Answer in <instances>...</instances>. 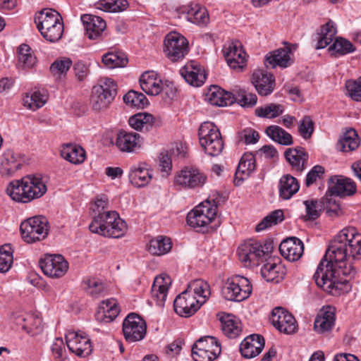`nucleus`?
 <instances>
[{
    "instance_id": "f257e3e1",
    "label": "nucleus",
    "mask_w": 361,
    "mask_h": 361,
    "mask_svg": "<svg viewBox=\"0 0 361 361\" xmlns=\"http://www.w3.org/2000/svg\"><path fill=\"white\" fill-rule=\"evenodd\" d=\"M350 257L361 259V233L355 227L343 228L331 242L313 275L317 285L332 293L334 289L347 283L348 279L343 277L351 278L355 274L353 266L348 262Z\"/></svg>"
},
{
    "instance_id": "f03ea898",
    "label": "nucleus",
    "mask_w": 361,
    "mask_h": 361,
    "mask_svg": "<svg viewBox=\"0 0 361 361\" xmlns=\"http://www.w3.org/2000/svg\"><path fill=\"white\" fill-rule=\"evenodd\" d=\"M89 228L91 232L102 236L118 238L126 234L128 226L116 212L104 211L94 216Z\"/></svg>"
},
{
    "instance_id": "7ed1b4c3",
    "label": "nucleus",
    "mask_w": 361,
    "mask_h": 361,
    "mask_svg": "<svg viewBox=\"0 0 361 361\" xmlns=\"http://www.w3.org/2000/svg\"><path fill=\"white\" fill-rule=\"evenodd\" d=\"M35 23L44 39L51 42L59 40L63 32V23L61 15L55 10L45 8L35 17Z\"/></svg>"
},
{
    "instance_id": "20e7f679",
    "label": "nucleus",
    "mask_w": 361,
    "mask_h": 361,
    "mask_svg": "<svg viewBox=\"0 0 361 361\" xmlns=\"http://www.w3.org/2000/svg\"><path fill=\"white\" fill-rule=\"evenodd\" d=\"M200 144L205 153L212 157L219 155L224 149V141L221 133L213 123L204 122L198 130Z\"/></svg>"
},
{
    "instance_id": "39448f33",
    "label": "nucleus",
    "mask_w": 361,
    "mask_h": 361,
    "mask_svg": "<svg viewBox=\"0 0 361 361\" xmlns=\"http://www.w3.org/2000/svg\"><path fill=\"white\" fill-rule=\"evenodd\" d=\"M117 94L116 82L111 78H105L92 88L91 104L97 112L104 111Z\"/></svg>"
},
{
    "instance_id": "423d86ee",
    "label": "nucleus",
    "mask_w": 361,
    "mask_h": 361,
    "mask_svg": "<svg viewBox=\"0 0 361 361\" xmlns=\"http://www.w3.org/2000/svg\"><path fill=\"white\" fill-rule=\"evenodd\" d=\"M252 290V285L247 278L235 275L226 279L221 291L226 300L241 302L250 297Z\"/></svg>"
},
{
    "instance_id": "0eeeda50",
    "label": "nucleus",
    "mask_w": 361,
    "mask_h": 361,
    "mask_svg": "<svg viewBox=\"0 0 361 361\" xmlns=\"http://www.w3.org/2000/svg\"><path fill=\"white\" fill-rule=\"evenodd\" d=\"M217 205L214 200H207L196 206L187 215L188 224L194 228L207 227L216 216Z\"/></svg>"
},
{
    "instance_id": "6e6552de",
    "label": "nucleus",
    "mask_w": 361,
    "mask_h": 361,
    "mask_svg": "<svg viewBox=\"0 0 361 361\" xmlns=\"http://www.w3.org/2000/svg\"><path fill=\"white\" fill-rule=\"evenodd\" d=\"M20 231L22 238L27 243L43 240L48 235V221L42 216L29 218L21 223Z\"/></svg>"
},
{
    "instance_id": "1a4fd4ad",
    "label": "nucleus",
    "mask_w": 361,
    "mask_h": 361,
    "mask_svg": "<svg viewBox=\"0 0 361 361\" xmlns=\"http://www.w3.org/2000/svg\"><path fill=\"white\" fill-rule=\"evenodd\" d=\"M269 245L264 246L259 241L250 240L240 245L238 249L239 259L245 266L258 264L259 259L269 252Z\"/></svg>"
},
{
    "instance_id": "9d476101",
    "label": "nucleus",
    "mask_w": 361,
    "mask_h": 361,
    "mask_svg": "<svg viewBox=\"0 0 361 361\" xmlns=\"http://www.w3.org/2000/svg\"><path fill=\"white\" fill-rule=\"evenodd\" d=\"M188 42L177 32L169 33L164 39V51L171 61H178L188 54Z\"/></svg>"
},
{
    "instance_id": "9b49d317",
    "label": "nucleus",
    "mask_w": 361,
    "mask_h": 361,
    "mask_svg": "<svg viewBox=\"0 0 361 361\" xmlns=\"http://www.w3.org/2000/svg\"><path fill=\"white\" fill-rule=\"evenodd\" d=\"M146 331V322L136 313L129 314L123 322V332L128 342L141 341L145 336Z\"/></svg>"
},
{
    "instance_id": "f8f14e48",
    "label": "nucleus",
    "mask_w": 361,
    "mask_h": 361,
    "mask_svg": "<svg viewBox=\"0 0 361 361\" xmlns=\"http://www.w3.org/2000/svg\"><path fill=\"white\" fill-rule=\"evenodd\" d=\"M269 320L271 324L281 333L292 334L298 330V324L295 317L288 310L281 307H276L272 310Z\"/></svg>"
},
{
    "instance_id": "ddd939ff",
    "label": "nucleus",
    "mask_w": 361,
    "mask_h": 361,
    "mask_svg": "<svg viewBox=\"0 0 361 361\" xmlns=\"http://www.w3.org/2000/svg\"><path fill=\"white\" fill-rule=\"evenodd\" d=\"M43 273L53 279L61 278L68 270V263L61 255H46L39 261Z\"/></svg>"
},
{
    "instance_id": "4468645a",
    "label": "nucleus",
    "mask_w": 361,
    "mask_h": 361,
    "mask_svg": "<svg viewBox=\"0 0 361 361\" xmlns=\"http://www.w3.org/2000/svg\"><path fill=\"white\" fill-rule=\"evenodd\" d=\"M206 180L205 174L198 169L186 167L176 174L174 182L185 188H196L202 187Z\"/></svg>"
},
{
    "instance_id": "2eb2a0df",
    "label": "nucleus",
    "mask_w": 361,
    "mask_h": 361,
    "mask_svg": "<svg viewBox=\"0 0 361 361\" xmlns=\"http://www.w3.org/2000/svg\"><path fill=\"white\" fill-rule=\"evenodd\" d=\"M202 305V300L199 301L195 296L186 290L178 295L173 302L175 312L184 317H189L194 314Z\"/></svg>"
},
{
    "instance_id": "dca6fc26",
    "label": "nucleus",
    "mask_w": 361,
    "mask_h": 361,
    "mask_svg": "<svg viewBox=\"0 0 361 361\" xmlns=\"http://www.w3.org/2000/svg\"><path fill=\"white\" fill-rule=\"evenodd\" d=\"M114 145L121 152L135 153L142 146L139 133L121 130L117 133Z\"/></svg>"
},
{
    "instance_id": "f3484780",
    "label": "nucleus",
    "mask_w": 361,
    "mask_h": 361,
    "mask_svg": "<svg viewBox=\"0 0 361 361\" xmlns=\"http://www.w3.org/2000/svg\"><path fill=\"white\" fill-rule=\"evenodd\" d=\"M140 85L141 89L149 95H157L168 87L171 90V95L174 94L172 84L164 85L162 80L157 77V74L154 71H147L142 74L140 78Z\"/></svg>"
},
{
    "instance_id": "a211bd4d",
    "label": "nucleus",
    "mask_w": 361,
    "mask_h": 361,
    "mask_svg": "<svg viewBox=\"0 0 361 361\" xmlns=\"http://www.w3.org/2000/svg\"><path fill=\"white\" fill-rule=\"evenodd\" d=\"M66 341L69 350L79 357H86L92 352L90 339L86 335L70 331L66 335Z\"/></svg>"
},
{
    "instance_id": "6ab92c4d",
    "label": "nucleus",
    "mask_w": 361,
    "mask_h": 361,
    "mask_svg": "<svg viewBox=\"0 0 361 361\" xmlns=\"http://www.w3.org/2000/svg\"><path fill=\"white\" fill-rule=\"evenodd\" d=\"M252 83L261 96L270 94L275 87V79L273 74L262 69L256 70L253 72Z\"/></svg>"
},
{
    "instance_id": "aec40b11",
    "label": "nucleus",
    "mask_w": 361,
    "mask_h": 361,
    "mask_svg": "<svg viewBox=\"0 0 361 361\" xmlns=\"http://www.w3.org/2000/svg\"><path fill=\"white\" fill-rule=\"evenodd\" d=\"M81 21L85 27V34L90 39L101 37L106 27L105 20L97 16L84 14L81 16Z\"/></svg>"
},
{
    "instance_id": "412c9836",
    "label": "nucleus",
    "mask_w": 361,
    "mask_h": 361,
    "mask_svg": "<svg viewBox=\"0 0 361 361\" xmlns=\"http://www.w3.org/2000/svg\"><path fill=\"white\" fill-rule=\"evenodd\" d=\"M181 76L192 86L202 85L207 78L204 69L198 63L192 61L180 70Z\"/></svg>"
},
{
    "instance_id": "4be33fe9",
    "label": "nucleus",
    "mask_w": 361,
    "mask_h": 361,
    "mask_svg": "<svg viewBox=\"0 0 361 361\" xmlns=\"http://www.w3.org/2000/svg\"><path fill=\"white\" fill-rule=\"evenodd\" d=\"M279 251L281 255L288 261L295 262L302 256L304 245L299 238L291 237L281 243Z\"/></svg>"
},
{
    "instance_id": "5701e85b",
    "label": "nucleus",
    "mask_w": 361,
    "mask_h": 361,
    "mask_svg": "<svg viewBox=\"0 0 361 361\" xmlns=\"http://www.w3.org/2000/svg\"><path fill=\"white\" fill-rule=\"evenodd\" d=\"M223 53L228 65L232 69L242 71L245 66V52L242 49H238L234 43L225 44Z\"/></svg>"
},
{
    "instance_id": "b1692460",
    "label": "nucleus",
    "mask_w": 361,
    "mask_h": 361,
    "mask_svg": "<svg viewBox=\"0 0 361 361\" xmlns=\"http://www.w3.org/2000/svg\"><path fill=\"white\" fill-rule=\"evenodd\" d=\"M264 347V339L259 334L247 336L240 343L241 355L246 358H252L258 355Z\"/></svg>"
},
{
    "instance_id": "393cba45",
    "label": "nucleus",
    "mask_w": 361,
    "mask_h": 361,
    "mask_svg": "<svg viewBox=\"0 0 361 361\" xmlns=\"http://www.w3.org/2000/svg\"><path fill=\"white\" fill-rule=\"evenodd\" d=\"M152 171L147 168L145 163L133 165L129 171L130 182L137 188L145 187L149 183L152 178Z\"/></svg>"
},
{
    "instance_id": "a878e982",
    "label": "nucleus",
    "mask_w": 361,
    "mask_h": 361,
    "mask_svg": "<svg viewBox=\"0 0 361 361\" xmlns=\"http://www.w3.org/2000/svg\"><path fill=\"white\" fill-rule=\"evenodd\" d=\"M120 309L114 298L103 300L95 314V318L100 323H110L118 315Z\"/></svg>"
},
{
    "instance_id": "bb28decb",
    "label": "nucleus",
    "mask_w": 361,
    "mask_h": 361,
    "mask_svg": "<svg viewBox=\"0 0 361 361\" xmlns=\"http://www.w3.org/2000/svg\"><path fill=\"white\" fill-rule=\"evenodd\" d=\"M284 154L293 171L301 173L305 169L309 155L303 147L288 148Z\"/></svg>"
},
{
    "instance_id": "cd10ccee",
    "label": "nucleus",
    "mask_w": 361,
    "mask_h": 361,
    "mask_svg": "<svg viewBox=\"0 0 361 361\" xmlns=\"http://www.w3.org/2000/svg\"><path fill=\"white\" fill-rule=\"evenodd\" d=\"M27 202L41 197L47 190V185L42 178L35 176H27L24 177Z\"/></svg>"
},
{
    "instance_id": "c85d7f7f",
    "label": "nucleus",
    "mask_w": 361,
    "mask_h": 361,
    "mask_svg": "<svg viewBox=\"0 0 361 361\" xmlns=\"http://www.w3.org/2000/svg\"><path fill=\"white\" fill-rule=\"evenodd\" d=\"M290 54L291 50L288 47L278 49L266 56L264 65L267 68H275L277 66L286 68L293 63Z\"/></svg>"
},
{
    "instance_id": "c756f323",
    "label": "nucleus",
    "mask_w": 361,
    "mask_h": 361,
    "mask_svg": "<svg viewBox=\"0 0 361 361\" xmlns=\"http://www.w3.org/2000/svg\"><path fill=\"white\" fill-rule=\"evenodd\" d=\"M171 284V279L170 276L166 274H161L154 279L152 287V295L156 300L157 305H164Z\"/></svg>"
},
{
    "instance_id": "7c9ffc66",
    "label": "nucleus",
    "mask_w": 361,
    "mask_h": 361,
    "mask_svg": "<svg viewBox=\"0 0 361 361\" xmlns=\"http://www.w3.org/2000/svg\"><path fill=\"white\" fill-rule=\"evenodd\" d=\"M208 102L214 106H226L235 103L233 93L226 92L216 86L210 88L207 94Z\"/></svg>"
},
{
    "instance_id": "2f4dec72",
    "label": "nucleus",
    "mask_w": 361,
    "mask_h": 361,
    "mask_svg": "<svg viewBox=\"0 0 361 361\" xmlns=\"http://www.w3.org/2000/svg\"><path fill=\"white\" fill-rule=\"evenodd\" d=\"M331 180L334 183L329 192L336 196L345 197L353 195L356 192V185L354 181L348 178L334 177Z\"/></svg>"
},
{
    "instance_id": "473e14b6",
    "label": "nucleus",
    "mask_w": 361,
    "mask_h": 361,
    "mask_svg": "<svg viewBox=\"0 0 361 361\" xmlns=\"http://www.w3.org/2000/svg\"><path fill=\"white\" fill-rule=\"evenodd\" d=\"M334 322V310L331 307H328L318 313L314 320V328L318 333H324L332 329Z\"/></svg>"
},
{
    "instance_id": "72a5a7b5",
    "label": "nucleus",
    "mask_w": 361,
    "mask_h": 361,
    "mask_svg": "<svg viewBox=\"0 0 361 361\" xmlns=\"http://www.w3.org/2000/svg\"><path fill=\"white\" fill-rule=\"evenodd\" d=\"M261 274L267 281L279 283L286 275V269L280 262L269 261L262 267Z\"/></svg>"
},
{
    "instance_id": "f704fd0d",
    "label": "nucleus",
    "mask_w": 361,
    "mask_h": 361,
    "mask_svg": "<svg viewBox=\"0 0 361 361\" xmlns=\"http://www.w3.org/2000/svg\"><path fill=\"white\" fill-rule=\"evenodd\" d=\"M255 169V159L252 154H244L238 164L235 174V183L239 185L240 182L247 178Z\"/></svg>"
},
{
    "instance_id": "c9c22d12",
    "label": "nucleus",
    "mask_w": 361,
    "mask_h": 361,
    "mask_svg": "<svg viewBox=\"0 0 361 361\" xmlns=\"http://www.w3.org/2000/svg\"><path fill=\"white\" fill-rule=\"evenodd\" d=\"M220 322L221 330L228 338H235L240 334L241 323L233 315L227 314L221 316Z\"/></svg>"
},
{
    "instance_id": "e433bc0d",
    "label": "nucleus",
    "mask_w": 361,
    "mask_h": 361,
    "mask_svg": "<svg viewBox=\"0 0 361 361\" xmlns=\"http://www.w3.org/2000/svg\"><path fill=\"white\" fill-rule=\"evenodd\" d=\"M60 154L66 161L73 164H80L85 159V152L82 147L73 144L62 146Z\"/></svg>"
},
{
    "instance_id": "4c0bfd02",
    "label": "nucleus",
    "mask_w": 361,
    "mask_h": 361,
    "mask_svg": "<svg viewBox=\"0 0 361 361\" xmlns=\"http://www.w3.org/2000/svg\"><path fill=\"white\" fill-rule=\"evenodd\" d=\"M181 14L187 20L197 25H205L209 21V16L205 8L183 7L181 8Z\"/></svg>"
},
{
    "instance_id": "58836bf2",
    "label": "nucleus",
    "mask_w": 361,
    "mask_h": 361,
    "mask_svg": "<svg viewBox=\"0 0 361 361\" xmlns=\"http://www.w3.org/2000/svg\"><path fill=\"white\" fill-rule=\"evenodd\" d=\"M360 145V138L357 132L350 128L346 130L339 138L337 142V148L344 152L355 150Z\"/></svg>"
},
{
    "instance_id": "ea45409f",
    "label": "nucleus",
    "mask_w": 361,
    "mask_h": 361,
    "mask_svg": "<svg viewBox=\"0 0 361 361\" xmlns=\"http://www.w3.org/2000/svg\"><path fill=\"white\" fill-rule=\"evenodd\" d=\"M299 188L298 180L290 175H284L279 180V195L283 200L290 199Z\"/></svg>"
},
{
    "instance_id": "a19ab883",
    "label": "nucleus",
    "mask_w": 361,
    "mask_h": 361,
    "mask_svg": "<svg viewBox=\"0 0 361 361\" xmlns=\"http://www.w3.org/2000/svg\"><path fill=\"white\" fill-rule=\"evenodd\" d=\"M336 29L332 21L329 20L320 28V32L317 34V42L315 45L317 49H324L333 41Z\"/></svg>"
},
{
    "instance_id": "79ce46f5",
    "label": "nucleus",
    "mask_w": 361,
    "mask_h": 361,
    "mask_svg": "<svg viewBox=\"0 0 361 361\" xmlns=\"http://www.w3.org/2000/svg\"><path fill=\"white\" fill-rule=\"evenodd\" d=\"M185 290L195 296L199 301L202 300V304L210 295L209 285L202 279H196L190 283Z\"/></svg>"
},
{
    "instance_id": "37998d69",
    "label": "nucleus",
    "mask_w": 361,
    "mask_h": 361,
    "mask_svg": "<svg viewBox=\"0 0 361 361\" xmlns=\"http://www.w3.org/2000/svg\"><path fill=\"white\" fill-rule=\"evenodd\" d=\"M24 177L20 180H14L9 183L6 188V193L11 198L18 202L27 203V193L24 187Z\"/></svg>"
},
{
    "instance_id": "c03bdc74",
    "label": "nucleus",
    "mask_w": 361,
    "mask_h": 361,
    "mask_svg": "<svg viewBox=\"0 0 361 361\" xmlns=\"http://www.w3.org/2000/svg\"><path fill=\"white\" fill-rule=\"evenodd\" d=\"M20 166V162L17 155L12 150H7L4 154L1 164L0 173L2 176H11Z\"/></svg>"
},
{
    "instance_id": "a18cd8bd",
    "label": "nucleus",
    "mask_w": 361,
    "mask_h": 361,
    "mask_svg": "<svg viewBox=\"0 0 361 361\" xmlns=\"http://www.w3.org/2000/svg\"><path fill=\"white\" fill-rule=\"evenodd\" d=\"M265 132L272 140L280 145L288 146L293 143L292 135L279 126H269Z\"/></svg>"
},
{
    "instance_id": "49530a36",
    "label": "nucleus",
    "mask_w": 361,
    "mask_h": 361,
    "mask_svg": "<svg viewBox=\"0 0 361 361\" xmlns=\"http://www.w3.org/2000/svg\"><path fill=\"white\" fill-rule=\"evenodd\" d=\"M172 247L171 239L158 236L149 242L148 251L154 255H162L170 251Z\"/></svg>"
},
{
    "instance_id": "de8ad7c7",
    "label": "nucleus",
    "mask_w": 361,
    "mask_h": 361,
    "mask_svg": "<svg viewBox=\"0 0 361 361\" xmlns=\"http://www.w3.org/2000/svg\"><path fill=\"white\" fill-rule=\"evenodd\" d=\"M329 50L331 52V55L338 57L355 51V47L350 41L338 37L329 47Z\"/></svg>"
},
{
    "instance_id": "09e8293b",
    "label": "nucleus",
    "mask_w": 361,
    "mask_h": 361,
    "mask_svg": "<svg viewBox=\"0 0 361 361\" xmlns=\"http://www.w3.org/2000/svg\"><path fill=\"white\" fill-rule=\"evenodd\" d=\"M47 94L44 91L35 90L30 95H26L23 99V104L25 107L33 111L43 106L47 101Z\"/></svg>"
},
{
    "instance_id": "8fccbe9b",
    "label": "nucleus",
    "mask_w": 361,
    "mask_h": 361,
    "mask_svg": "<svg viewBox=\"0 0 361 361\" xmlns=\"http://www.w3.org/2000/svg\"><path fill=\"white\" fill-rule=\"evenodd\" d=\"M334 195L327 194L320 200L322 211H325L326 214L331 218L339 216L342 211L339 203L333 197Z\"/></svg>"
},
{
    "instance_id": "3c124183",
    "label": "nucleus",
    "mask_w": 361,
    "mask_h": 361,
    "mask_svg": "<svg viewBox=\"0 0 361 361\" xmlns=\"http://www.w3.org/2000/svg\"><path fill=\"white\" fill-rule=\"evenodd\" d=\"M83 285L87 294L94 298L104 296L107 291L104 284L97 279H88L84 281Z\"/></svg>"
},
{
    "instance_id": "603ef678",
    "label": "nucleus",
    "mask_w": 361,
    "mask_h": 361,
    "mask_svg": "<svg viewBox=\"0 0 361 361\" xmlns=\"http://www.w3.org/2000/svg\"><path fill=\"white\" fill-rule=\"evenodd\" d=\"M36 62V57L32 54L30 47L27 44H21L18 48V66L23 68H30Z\"/></svg>"
},
{
    "instance_id": "864d4df0",
    "label": "nucleus",
    "mask_w": 361,
    "mask_h": 361,
    "mask_svg": "<svg viewBox=\"0 0 361 361\" xmlns=\"http://www.w3.org/2000/svg\"><path fill=\"white\" fill-rule=\"evenodd\" d=\"M284 108L281 104L271 103L255 109V115L261 118H274L283 114Z\"/></svg>"
},
{
    "instance_id": "5fc2aeb1",
    "label": "nucleus",
    "mask_w": 361,
    "mask_h": 361,
    "mask_svg": "<svg viewBox=\"0 0 361 361\" xmlns=\"http://www.w3.org/2000/svg\"><path fill=\"white\" fill-rule=\"evenodd\" d=\"M128 6L126 0H99L96 4L97 8L109 13L123 11Z\"/></svg>"
},
{
    "instance_id": "6e6d98bb",
    "label": "nucleus",
    "mask_w": 361,
    "mask_h": 361,
    "mask_svg": "<svg viewBox=\"0 0 361 361\" xmlns=\"http://www.w3.org/2000/svg\"><path fill=\"white\" fill-rule=\"evenodd\" d=\"M284 219L283 212L281 209L271 212L265 216L255 228L256 231L259 232L266 228L281 222Z\"/></svg>"
},
{
    "instance_id": "4d7b16f0",
    "label": "nucleus",
    "mask_w": 361,
    "mask_h": 361,
    "mask_svg": "<svg viewBox=\"0 0 361 361\" xmlns=\"http://www.w3.org/2000/svg\"><path fill=\"white\" fill-rule=\"evenodd\" d=\"M123 102L131 107L142 109L147 104V99L145 94L135 90L128 91L123 96Z\"/></svg>"
},
{
    "instance_id": "13d9d810",
    "label": "nucleus",
    "mask_w": 361,
    "mask_h": 361,
    "mask_svg": "<svg viewBox=\"0 0 361 361\" xmlns=\"http://www.w3.org/2000/svg\"><path fill=\"white\" fill-rule=\"evenodd\" d=\"M102 62L109 68L124 67L128 63L127 57L121 53H107L102 56Z\"/></svg>"
},
{
    "instance_id": "bf43d9fd",
    "label": "nucleus",
    "mask_w": 361,
    "mask_h": 361,
    "mask_svg": "<svg viewBox=\"0 0 361 361\" xmlns=\"http://www.w3.org/2000/svg\"><path fill=\"white\" fill-rule=\"evenodd\" d=\"M200 349L211 351L214 355H219L221 351V345L216 338L213 336H205L198 339L193 345Z\"/></svg>"
},
{
    "instance_id": "052dcab7",
    "label": "nucleus",
    "mask_w": 361,
    "mask_h": 361,
    "mask_svg": "<svg viewBox=\"0 0 361 361\" xmlns=\"http://www.w3.org/2000/svg\"><path fill=\"white\" fill-rule=\"evenodd\" d=\"M235 96V102L239 104L243 107H252L257 102V97L254 93H250L245 90L239 89L233 93Z\"/></svg>"
},
{
    "instance_id": "680f3d73",
    "label": "nucleus",
    "mask_w": 361,
    "mask_h": 361,
    "mask_svg": "<svg viewBox=\"0 0 361 361\" xmlns=\"http://www.w3.org/2000/svg\"><path fill=\"white\" fill-rule=\"evenodd\" d=\"M27 324H23V329L28 334L35 336L43 329L42 319L35 314H27Z\"/></svg>"
},
{
    "instance_id": "e2e57ef3",
    "label": "nucleus",
    "mask_w": 361,
    "mask_h": 361,
    "mask_svg": "<svg viewBox=\"0 0 361 361\" xmlns=\"http://www.w3.org/2000/svg\"><path fill=\"white\" fill-rule=\"evenodd\" d=\"M13 252L9 245H4L0 247V272H7L13 264Z\"/></svg>"
},
{
    "instance_id": "0e129e2a",
    "label": "nucleus",
    "mask_w": 361,
    "mask_h": 361,
    "mask_svg": "<svg viewBox=\"0 0 361 361\" xmlns=\"http://www.w3.org/2000/svg\"><path fill=\"white\" fill-rule=\"evenodd\" d=\"M306 209V219L315 220L320 216L322 207L320 200H307L304 201Z\"/></svg>"
},
{
    "instance_id": "69168bd1",
    "label": "nucleus",
    "mask_w": 361,
    "mask_h": 361,
    "mask_svg": "<svg viewBox=\"0 0 361 361\" xmlns=\"http://www.w3.org/2000/svg\"><path fill=\"white\" fill-rule=\"evenodd\" d=\"M348 94L357 102H361V77L355 80H348L345 83Z\"/></svg>"
},
{
    "instance_id": "338daca9",
    "label": "nucleus",
    "mask_w": 361,
    "mask_h": 361,
    "mask_svg": "<svg viewBox=\"0 0 361 361\" xmlns=\"http://www.w3.org/2000/svg\"><path fill=\"white\" fill-rule=\"evenodd\" d=\"M298 132L304 139L310 138L314 132V122L310 116H305L298 126Z\"/></svg>"
},
{
    "instance_id": "774afa93",
    "label": "nucleus",
    "mask_w": 361,
    "mask_h": 361,
    "mask_svg": "<svg viewBox=\"0 0 361 361\" xmlns=\"http://www.w3.org/2000/svg\"><path fill=\"white\" fill-rule=\"evenodd\" d=\"M219 355H214L211 351H207V350L200 349L196 346H192V356L195 361H213Z\"/></svg>"
}]
</instances>
